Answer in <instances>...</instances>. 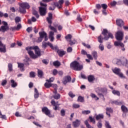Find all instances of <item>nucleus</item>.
<instances>
[{"mask_svg": "<svg viewBox=\"0 0 128 128\" xmlns=\"http://www.w3.org/2000/svg\"><path fill=\"white\" fill-rule=\"evenodd\" d=\"M102 34L104 36V37H102V35H100L98 38V42H100V44H102V40H108V38H114L112 34L108 32L106 29H103V30L102 32Z\"/></svg>", "mask_w": 128, "mask_h": 128, "instance_id": "1", "label": "nucleus"}, {"mask_svg": "<svg viewBox=\"0 0 128 128\" xmlns=\"http://www.w3.org/2000/svg\"><path fill=\"white\" fill-rule=\"evenodd\" d=\"M26 50H27V52L30 56L34 60H36L42 56V51H40V48H34L35 54L30 49L26 48Z\"/></svg>", "mask_w": 128, "mask_h": 128, "instance_id": "2", "label": "nucleus"}, {"mask_svg": "<svg viewBox=\"0 0 128 128\" xmlns=\"http://www.w3.org/2000/svg\"><path fill=\"white\" fill-rule=\"evenodd\" d=\"M113 64H118V66L122 65L124 66H126V68H128V60L126 58H124L122 59V60L118 58H114L112 60Z\"/></svg>", "mask_w": 128, "mask_h": 128, "instance_id": "3", "label": "nucleus"}, {"mask_svg": "<svg viewBox=\"0 0 128 128\" xmlns=\"http://www.w3.org/2000/svg\"><path fill=\"white\" fill-rule=\"evenodd\" d=\"M46 22L49 24L48 28L51 30H53L54 32H56V28L52 26V14L50 12L48 14V17L46 18Z\"/></svg>", "mask_w": 128, "mask_h": 128, "instance_id": "4", "label": "nucleus"}, {"mask_svg": "<svg viewBox=\"0 0 128 128\" xmlns=\"http://www.w3.org/2000/svg\"><path fill=\"white\" fill-rule=\"evenodd\" d=\"M70 68L74 70H82L84 68V66L80 64L79 62L76 61L72 62L70 64Z\"/></svg>", "mask_w": 128, "mask_h": 128, "instance_id": "5", "label": "nucleus"}, {"mask_svg": "<svg viewBox=\"0 0 128 128\" xmlns=\"http://www.w3.org/2000/svg\"><path fill=\"white\" fill-rule=\"evenodd\" d=\"M124 33L122 31H118L115 35L116 38L117 40L119 42H122L124 40Z\"/></svg>", "mask_w": 128, "mask_h": 128, "instance_id": "6", "label": "nucleus"}, {"mask_svg": "<svg viewBox=\"0 0 128 128\" xmlns=\"http://www.w3.org/2000/svg\"><path fill=\"white\" fill-rule=\"evenodd\" d=\"M112 71L114 74H118L121 78H126V76H124V74L120 72V69L115 68L114 69L112 68Z\"/></svg>", "mask_w": 128, "mask_h": 128, "instance_id": "7", "label": "nucleus"}, {"mask_svg": "<svg viewBox=\"0 0 128 128\" xmlns=\"http://www.w3.org/2000/svg\"><path fill=\"white\" fill-rule=\"evenodd\" d=\"M39 9V13L41 16H45L46 15V7H42L40 6L38 8Z\"/></svg>", "mask_w": 128, "mask_h": 128, "instance_id": "8", "label": "nucleus"}, {"mask_svg": "<svg viewBox=\"0 0 128 128\" xmlns=\"http://www.w3.org/2000/svg\"><path fill=\"white\" fill-rule=\"evenodd\" d=\"M42 112H44L46 116H49V118H54V116L50 113V110H48V108L47 107L42 108Z\"/></svg>", "mask_w": 128, "mask_h": 128, "instance_id": "9", "label": "nucleus"}, {"mask_svg": "<svg viewBox=\"0 0 128 128\" xmlns=\"http://www.w3.org/2000/svg\"><path fill=\"white\" fill-rule=\"evenodd\" d=\"M2 24H4V26H1L0 28L3 32H6V30H10V28L8 25V22L5 21H2Z\"/></svg>", "mask_w": 128, "mask_h": 128, "instance_id": "10", "label": "nucleus"}, {"mask_svg": "<svg viewBox=\"0 0 128 128\" xmlns=\"http://www.w3.org/2000/svg\"><path fill=\"white\" fill-rule=\"evenodd\" d=\"M64 0H59L58 2H54V5L58 8H62V5L64 4Z\"/></svg>", "mask_w": 128, "mask_h": 128, "instance_id": "11", "label": "nucleus"}, {"mask_svg": "<svg viewBox=\"0 0 128 128\" xmlns=\"http://www.w3.org/2000/svg\"><path fill=\"white\" fill-rule=\"evenodd\" d=\"M54 78H50V80H46V82H46L44 84V86H46V88H50V86H52V82H54Z\"/></svg>", "mask_w": 128, "mask_h": 128, "instance_id": "12", "label": "nucleus"}, {"mask_svg": "<svg viewBox=\"0 0 128 128\" xmlns=\"http://www.w3.org/2000/svg\"><path fill=\"white\" fill-rule=\"evenodd\" d=\"M116 24L119 28H122L124 26V22L122 19H117L116 20Z\"/></svg>", "mask_w": 128, "mask_h": 128, "instance_id": "13", "label": "nucleus"}, {"mask_svg": "<svg viewBox=\"0 0 128 128\" xmlns=\"http://www.w3.org/2000/svg\"><path fill=\"white\" fill-rule=\"evenodd\" d=\"M96 92H100L104 94H108V89L106 88H97L96 90Z\"/></svg>", "mask_w": 128, "mask_h": 128, "instance_id": "14", "label": "nucleus"}, {"mask_svg": "<svg viewBox=\"0 0 128 128\" xmlns=\"http://www.w3.org/2000/svg\"><path fill=\"white\" fill-rule=\"evenodd\" d=\"M72 81V78H70V76H66L64 78V81H63V84H66L68 82H70Z\"/></svg>", "mask_w": 128, "mask_h": 128, "instance_id": "15", "label": "nucleus"}, {"mask_svg": "<svg viewBox=\"0 0 128 128\" xmlns=\"http://www.w3.org/2000/svg\"><path fill=\"white\" fill-rule=\"evenodd\" d=\"M55 52H56L58 54L59 56L62 57V56H64V54H66V52L58 50V49L56 48Z\"/></svg>", "mask_w": 128, "mask_h": 128, "instance_id": "16", "label": "nucleus"}, {"mask_svg": "<svg viewBox=\"0 0 128 128\" xmlns=\"http://www.w3.org/2000/svg\"><path fill=\"white\" fill-rule=\"evenodd\" d=\"M80 120H76V121H74L72 122V126H74V128H78V126H80Z\"/></svg>", "mask_w": 128, "mask_h": 128, "instance_id": "17", "label": "nucleus"}, {"mask_svg": "<svg viewBox=\"0 0 128 128\" xmlns=\"http://www.w3.org/2000/svg\"><path fill=\"white\" fill-rule=\"evenodd\" d=\"M20 6H22V8H24L25 9L28 10L30 8V4H28L27 2H23L20 4Z\"/></svg>", "mask_w": 128, "mask_h": 128, "instance_id": "18", "label": "nucleus"}, {"mask_svg": "<svg viewBox=\"0 0 128 128\" xmlns=\"http://www.w3.org/2000/svg\"><path fill=\"white\" fill-rule=\"evenodd\" d=\"M51 104H52V106H53V109L54 110H58V104L56 102V101L52 100L51 102Z\"/></svg>", "mask_w": 128, "mask_h": 128, "instance_id": "19", "label": "nucleus"}, {"mask_svg": "<svg viewBox=\"0 0 128 128\" xmlns=\"http://www.w3.org/2000/svg\"><path fill=\"white\" fill-rule=\"evenodd\" d=\"M54 32H52V31H50L49 32V38L50 40V42H54Z\"/></svg>", "mask_w": 128, "mask_h": 128, "instance_id": "20", "label": "nucleus"}, {"mask_svg": "<svg viewBox=\"0 0 128 128\" xmlns=\"http://www.w3.org/2000/svg\"><path fill=\"white\" fill-rule=\"evenodd\" d=\"M88 80L89 82H93L94 81V80H96V78H94V76L93 75H90L88 77Z\"/></svg>", "mask_w": 128, "mask_h": 128, "instance_id": "21", "label": "nucleus"}, {"mask_svg": "<svg viewBox=\"0 0 128 128\" xmlns=\"http://www.w3.org/2000/svg\"><path fill=\"white\" fill-rule=\"evenodd\" d=\"M106 114L110 117V112H112V109L111 108H106Z\"/></svg>", "mask_w": 128, "mask_h": 128, "instance_id": "22", "label": "nucleus"}, {"mask_svg": "<svg viewBox=\"0 0 128 128\" xmlns=\"http://www.w3.org/2000/svg\"><path fill=\"white\" fill-rule=\"evenodd\" d=\"M48 34L45 32H39V36L40 38H44Z\"/></svg>", "mask_w": 128, "mask_h": 128, "instance_id": "23", "label": "nucleus"}, {"mask_svg": "<svg viewBox=\"0 0 128 128\" xmlns=\"http://www.w3.org/2000/svg\"><path fill=\"white\" fill-rule=\"evenodd\" d=\"M18 68H20V70L21 72H24V64L22 63H18Z\"/></svg>", "mask_w": 128, "mask_h": 128, "instance_id": "24", "label": "nucleus"}, {"mask_svg": "<svg viewBox=\"0 0 128 128\" xmlns=\"http://www.w3.org/2000/svg\"><path fill=\"white\" fill-rule=\"evenodd\" d=\"M121 110H122V112H124V114H126V112H128V108H126V106H124V105H122L121 106Z\"/></svg>", "mask_w": 128, "mask_h": 128, "instance_id": "25", "label": "nucleus"}, {"mask_svg": "<svg viewBox=\"0 0 128 128\" xmlns=\"http://www.w3.org/2000/svg\"><path fill=\"white\" fill-rule=\"evenodd\" d=\"M10 83L11 84V86L12 88H16V86H18V84L14 80H10Z\"/></svg>", "mask_w": 128, "mask_h": 128, "instance_id": "26", "label": "nucleus"}, {"mask_svg": "<svg viewBox=\"0 0 128 128\" xmlns=\"http://www.w3.org/2000/svg\"><path fill=\"white\" fill-rule=\"evenodd\" d=\"M112 104H116V106H122V104H124V102H120L118 100H114L112 102Z\"/></svg>", "mask_w": 128, "mask_h": 128, "instance_id": "27", "label": "nucleus"}, {"mask_svg": "<svg viewBox=\"0 0 128 128\" xmlns=\"http://www.w3.org/2000/svg\"><path fill=\"white\" fill-rule=\"evenodd\" d=\"M26 8H24L23 7H22V6H20V14H26Z\"/></svg>", "mask_w": 128, "mask_h": 128, "instance_id": "28", "label": "nucleus"}, {"mask_svg": "<svg viewBox=\"0 0 128 128\" xmlns=\"http://www.w3.org/2000/svg\"><path fill=\"white\" fill-rule=\"evenodd\" d=\"M112 94H115L116 96H120V91L116 90H113L112 91Z\"/></svg>", "mask_w": 128, "mask_h": 128, "instance_id": "29", "label": "nucleus"}, {"mask_svg": "<svg viewBox=\"0 0 128 128\" xmlns=\"http://www.w3.org/2000/svg\"><path fill=\"white\" fill-rule=\"evenodd\" d=\"M68 42L70 46H74V44H76V40H69Z\"/></svg>", "mask_w": 128, "mask_h": 128, "instance_id": "30", "label": "nucleus"}, {"mask_svg": "<svg viewBox=\"0 0 128 128\" xmlns=\"http://www.w3.org/2000/svg\"><path fill=\"white\" fill-rule=\"evenodd\" d=\"M48 46L50 48H58V46H54V45L52 44V43L50 42H48Z\"/></svg>", "mask_w": 128, "mask_h": 128, "instance_id": "31", "label": "nucleus"}, {"mask_svg": "<svg viewBox=\"0 0 128 128\" xmlns=\"http://www.w3.org/2000/svg\"><path fill=\"white\" fill-rule=\"evenodd\" d=\"M38 76L39 78H42V76H44V72L41 70H38Z\"/></svg>", "mask_w": 128, "mask_h": 128, "instance_id": "32", "label": "nucleus"}, {"mask_svg": "<svg viewBox=\"0 0 128 128\" xmlns=\"http://www.w3.org/2000/svg\"><path fill=\"white\" fill-rule=\"evenodd\" d=\"M72 36L70 34H68L66 36H65V38L68 42V40H72Z\"/></svg>", "mask_w": 128, "mask_h": 128, "instance_id": "33", "label": "nucleus"}, {"mask_svg": "<svg viewBox=\"0 0 128 128\" xmlns=\"http://www.w3.org/2000/svg\"><path fill=\"white\" fill-rule=\"evenodd\" d=\"M100 118H104V114H99L98 115L96 116V120H100Z\"/></svg>", "mask_w": 128, "mask_h": 128, "instance_id": "34", "label": "nucleus"}, {"mask_svg": "<svg viewBox=\"0 0 128 128\" xmlns=\"http://www.w3.org/2000/svg\"><path fill=\"white\" fill-rule=\"evenodd\" d=\"M54 66H60V62L58 61H55L53 62Z\"/></svg>", "mask_w": 128, "mask_h": 128, "instance_id": "35", "label": "nucleus"}, {"mask_svg": "<svg viewBox=\"0 0 128 128\" xmlns=\"http://www.w3.org/2000/svg\"><path fill=\"white\" fill-rule=\"evenodd\" d=\"M92 56H94V60H98V52H93Z\"/></svg>", "mask_w": 128, "mask_h": 128, "instance_id": "36", "label": "nucleus"}, {"mask_svg": "<svg viewBox=\"0 0 128 128\" xmlns=\"http://www.w3.org/2000/svg\"><path fill=\"white\" fill-rule=\"evenodd\" d=\"M8 70L9 72H12V64L9 63L8 64Z\"/></svg>", "mask_w": 128, "mask_h": 128, "instance_id": "37", "label": "nucleus"}, {"mask_svg": "<svg viewBox=\"0 0 128 128\" xmlns=\"http://www.w3.org/2000/svg\"><path fill=\"white\" fill-rule=\"evenodd\" d=\"M78 102H84V97L82 96H79L78 99Z\"/></svg>", "mask_w": 128, "mask_h": 128, "instance_id": "38", "label": "nucleus"}, {"mask_svg": "<svg viewBox=\"0 0 128 128\" xmlns=\"http://www.w3.org/2000/svg\"><path fill=\"white\" fill-rule=\"evenodd\" d=\"M32 14L34 16H36V18H40V15L38 14V12L34 10L33 11Z\"/></svg>", "mask_w": 128, "mask_h": 128, "instance_id": "39", "label": "nucleus"}, {"mask_svg": "<svg viewBox=\"0 0 128 128\" xmlns=\"http://www.w3.org/2000/svg\"><path fill=\"white\" fill-rule=\"evenodd\" d=\"M90 114V110L82 111V114Z\"/></svg>", "mask_w": 128, "mask_h": 128, "instance_id": "40", "label": "nucleus"}, {"mask_svg": "<svg viewBox=\"0 0 128 128\" xmlns=\"http://www.w3.org/2000/svg\"><path fill=\"white\" fill-rule=\"evenodd\" d=\"M30 78H36V72H31L30 73Z\"/></svg>", "mask_w": 128, "mask_h": 128, "instance_id": "41", "label": "nucleus"}, {"mask_svg": "<svg viewBox=\"0 0 128 128\" xmlns=\"http://www.w3.org/2000/svg\"><path fill=\"white\" fill-rule=\"evenodd\" d=\"M84 124L86 126V128H92V126H90V124H88V120H86L85 122H84Z\"/></svg>", "mask_w": 128, "mask_h": 128, "instance_id": "42", "label": "nucleus"}, {"mask_svg": "<svg viewBox=\"0 0 128 128\" xmlns=\"http://www.w3.org/2000/svg\"><path fill=\"white\" fill-rule=\"evenodd\" d=\"M100 91L96 92L98 93V96H100V98H104V96L102 93H100Z\"/></svg>", "mask_w": 128, "mask_h": 128, "instance_id": "43", "label": "nucleus"}, {"mask_svg": "<svg viewBox=\"0 0 128 128\" xmlns=\"http://www.w3.org/2000/svg\"><path fill=\"white\" fill-rule=\"evenodd\" d=\"M101 8H102L103 10H106L108 8V5L105 4H102Z\"/></svg>", "mask_w": 128, "mask_h": 128, "instance_id": "44", "label": "nucleus"}, {"mask_svg": "<svg viewBox=\"0 0 128 128\" xmlns=\"http://www.w3.org/2000/svg\"><path fill=\"white\" fill-rule=\"evenodd\" d=\"M60 114L62 116H66V110H64V109H62L60 110Z\"/></svg>", "mask_w": 128, "mask_h": 128, "instance_id": "45", "label": "nucleus"}, {"mask_svg": "<svg viewBox=\"0 0 128 128\" xmlns=\"http://www.w3.org/2000/svg\"><path fill=\"white\" fill-rule=\"evenodd\" d=\"M89 120H90V122H93V124H96V120L94 118H92V116H89Z\"/></svg>", "mask_w": 128, "mask_h": 128, "instance_id": "46", "label": "nucleus"}, {"mask_svg": "<svg viewBox=\"0 0 128 128\" xmlns=\"http://www.w3.org/2000/svg\"><path fill=\"white\" fill-rule=\"evenodd\" d=\"M76 20H78V22H82V18H80V14L78 15Z\"/></svg>", "mask_w": 128, "mask_h": 128, "instance_id": "47", "label": "nucleus"}, {"mask_svg": "<svg viewBox=\"0 0 128 128\" xmlns=\"http://www.w3.org/2000/svg\"><path fill=\"white\" fill-rule=\"evenodd\" d=\"M97 126L98 128H102V121H99L97 124Z\"/></svg>", "mask_w": 128, "mask_h": 128, "instance_id": "48", "label": "nucleus"}, {"mask_svg": "<svg viewBox=\"0 0 128 128\" xmlns=\"http://www.w3.org/2000/svg\"><path fill=\"white\" fill-rule=\"evenodd\" d=\"M90 96H92V98H95V100H98V98L96 94H90Z\"/></svg>", "mask_w": 128, "mask_h": 128, "instance_id": "49", "label": "nucleus"}, {"mask_svg": "<svg viewBox=\"0 0 128 128\" xmlns=\"http://www.w3.org/2000/svg\"><path fill=\"white\" fill-rule=\"evenodd\" d=\"M54 98H55V100H58V98H60V94H56L54 96Z\"/></svg>", "mask_w": 128, "mask_h": 128, "instance_id": "50", "label": "nucleus"}, {"mask_svg": "<svg viewBox=\"0 0 128 128\" xmlns=\"http://www.w3.org/2000/svg\"><path fill=\"white\" fill-rule=\"evenodd\" d=\"M82 46H84L85 48H90V45L88 44H86V43H82Z\"/></svg>", "mask_w": 128, "mask_h": 128, "instance_id": "51", "label": "nucleus"}, {"mask_svg": "<svg viewBox=\"0 0 128 128\" xmlns=\"http://www.w3.org/2000/svg\"><path fill=\"white\" fill-rule=\"evenodd\" d=\"M20 22V17L17 16L15 18V22L16 24Z\"/></svg>", "mask_w": 128, "mask_h": 128, "instance_id": "52", "label": "nucleus"}, {"mask_svg": "<svg viewBox=\"0 0 128 128\" xmlns=\"http://www.w3.org/2000/svg\"><path fill=\"white\" fill-rule=\"evenodd\" d=\"M68 96H70V98H74V96H76L75 94H74V93H72V92H70L68 93Z\"/></svg>", "mask_w": 128, "mask_h": 128, "instance_id": "53", "label": "nucleus"}, {"mask_svg": "<svg viewBox=\"0 0 128 128\" xmlns=\"http://www.w3.org/2000/svg\"><path fill=\"white\" fill-rule=\"evenodd\" d=\"M96 8L98 10H100V8H102V5L100 4H96Z\"/></svg>", "mask_w": 128, "mask_h": 128, "instance_id": "54", "label": "nucleus"}, {"mask_svg": "<svg viewBox=\"0 0 128 128\" xmlns=\"http://www.w3.org/2000/svg\"><path fill=\"white\" fill-rule=\"evenodd\" d=\"M48 46V42H42V48H46Z\"/></svg>", "mask_w": 128, "mask_h": 128, "instance_id": "55", "label": "nucleus"}, {"mask_svg": "<svg viewBox=\"0 0 128 128\" xmlns=\"http://www.w3.org/2000/svg\"><path fill=\"white\" fill-rule=\"evenodd\" d=\"M105 126L106 128H112V126L110 125V123L108 122H106Z\"/></svg>", "mask_w": 128, "mask_h": 128, "instance_id": "56", "label": "nucleus"}, {"mask_svg": "<svg viewBox=\"0 0 128 128\" xmlns=\"http://www.w3.org/2000/svg\"><path fill=\"white\" fill-rule=\"evenodd\" d=\"M22 28V24H18L17 25V26L16 27V30H20Z\"/></svg>", "mask_w": 128, "mask_h": 128, "instance_id": "57", "label": "nucleus"}, {"mask_svg": "<svg viewBox=\"0 0 128 128\" xmlns=\"http://www.w3.org/2000/svg\"><path fill=\"white\" fill-rule=\"evenodd\" d=\"M80 104H73L72 105V107L74 108H80Z\"/></svg>", "mask_w": 128, "mask_h": 128, "instance_id": "58", "label": "nucleus"}, {"mask_svg": "<svg viewBox=\"0 0 128 128\" xmlns=\"http://www.w3.org/2000/svg\"><path fill=\"white\" fill-rule=\"evenodd\" d=\"M102 14L104 16H106L108 14V12H106V9H104L102 10Z\"/></svg>", "mask_w": 128, "mask_h": 128, "instance_id": "59", "label": "nucleus"}, {"mask_svg": "<svg viewBox=\"0 0 128 128\" xmlns=\"http://www.w3.org/2000/svg\"><path fill=\"white\" fill-rule=\"evenodd\" d=\"M110 4L111 6H116V2L113 1L110 2Z\"/></svg>", "mask_w": 128, "mask_h": 128, "instance_id": "60", "label": "nucleus"}, {"mask_svg": "<svg viewBox=\"0 0 128 128\" xmlns=\"http://www.w3.org/2000/svg\"><path fill=\"white\" fill-rule=\"evenodd\" d=\"M58 72V70H56V69H54L53 70L52 74H53L54 76H56Z\"/></svg>", "mask_w": 128, "mask_h": 128, "instance_id": "61", "label": "nucleus"}, {"mask_svg": "<svg viewBox=\"0 0 128 128\" xmlns=\"http://www.w3.org/2000/svg\"><path fill=\"white\" fill-rule=\"evenodd\" d=\"M0 46H1V48H6V45L4 44L2 41H0Z\"/></svg>", "mask_w": 128, "mask_h": 128, "instance_id": "62", "label": "nucleus"}, {"mask_svg": "<svg viewBox=\"0 0 128 128\" xmlns=\"http://www.w3.org/2000/svg\"><path fill=\"white\" fill-rule=\"evenodd\" d=\"M86 56H87L88 58H89V60H94L92 55H90V54H87Z\"/></svg>", "mask_w": 128, "mask_h": 128, "instance_id": "63", "label": "nucleus"}, {"mask_svg": "<svg viewBox=\"0 0 128 128\" xmlns=\"http://www.w3.org/2000/svg\"><path fill=\"white\" fill-rule=\"evenodd\" d=\"M123 2L126 6H128V0H123Z\"/></svg>", "mask_w": 128, "mask_h": 128, "instance_id": "64", "label": "nucleus"}]
</instances>
